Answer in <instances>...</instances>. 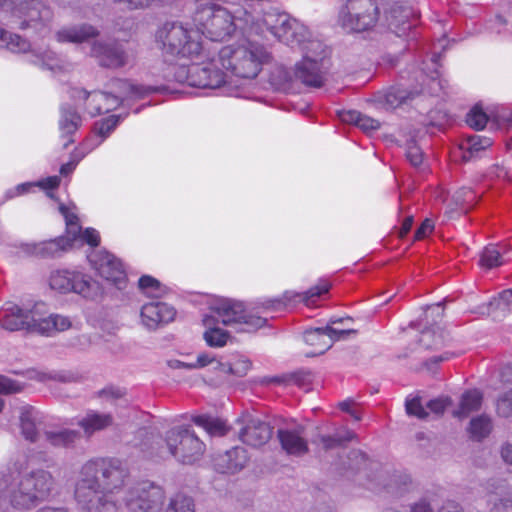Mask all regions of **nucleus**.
Wrapping results in <instances>:
<instances>
[{
    "mask_svg": "<svg viewBox=\"0 0 512 512\" xmlns=\"http://www.w3.org/2000/svg\"><path fill=\"white\" fill-rule=\"evenodd\" d=\"M194 23L167 21L155 32V43L161 50L168 68L162 78L200 88H216L225 81L223 72L216 70L218 50L210 42L231 39L239 30L243 35L264 36L269 32L284 41L290 40L285 29H302L289 21V15L276 9L267 11L239 10L235 15L219 2L230 0H194Z\"/></svg>",
    "mask_w": 512,
    "mask_h": 512,
    "instance_id": "nucleus-1",
    "label": "nucleus"
},
{
    "mask_svg": "<svg viewBox=\"0 0 512 512\" xmlns=\"http://www.w3.org/2000/svg\"><path fill=\"white\" fill-rule=\"evenodd\" d=\"M271 58V53L267 48L257 42L247 41L221 48L215 56L216 67H212V73L219 70L225 75V81L218 88L223 87L230 96L245 97L238 90V86L233 85L232 78L235 77L240 80L256 78L263 66L271 61Z\"/></svg>",
    "mask_w": 512,
    "mask_h": 512,
    "instance_id": "nucleus-2",
    "label": "nucleus"
},
{
    "mask_svg": "<svg viewBox=\"0 0 512 512\" xmlns=\"http://www.w3.org/2000/svg\"><path fill=\"white\" fill-rule=\"evenodd\" d=\"M290 22H295L302 29H285L290 35L289 41L275 37L278 41L289 46L291 49H298L302 54V60L295 64L293 73L284 71V76L279 83H290L298 80L306 86L319 88L325 81L328 70V51L326 46L319 40L312 38L307 27L298 20L289 16Z\"/></svg>",
    "mask_w": 512,
    "mask_h": 512,
    "instance_id": "nucleus-3",
    "label": "nucleus"
},
{
    "mask_svg": "<svg viewBox=\"0 0 512 512\" xmlns=\"http://www.w3.org/2000/svg\"><path fill=\"white\" fill-rule=\"evenodd\" d=\"M266 320L246 311L244 304L223 297H212L209 301V311L203 315L202 324L205 328L203 339L212 348L224 347L230 334L219 324L244 325L243 330L249 331L264 326Z\"/></svg>",
    "mask_w": 512,
    "mask_h": 512,
    "instance_id": "nucleus-4",
    "label": "nucleus"
},
{
    "mask_svg": "<svg viewBox=\"0 0 512 512\" xmlns=\"http://www.w3.org/2000/svg\"><path fill=\"white\" fill-rule=\"evenodd\" d=\"M59 211L65 219L67 235L52 240L26 244L27 253L41 257H56L77 242L86 243L91 247L99 245V232L94 228L82 230L74 204H60Z\"/></svg>",
    "mask_w": 512,
    "mask_h": 512,
    "instance_id": "nucleus-5",
    "label": "nucleus"
},
{
    "mask_svg": "<svg viewBox=\"0 0 512 512\" xmlns=\"http://www.w3.org/2000/svg\"><path fill=\"white\" fill-rule=\"evenodd\" d=\"M110 89L109 92L88 93L86 90L75 88L71 91V97L77 103L85 101L88 113L94 117L116 109L125 100L140 99L154 91L150 86H142L120 79L114 80Z\"/></svg>",
    "mask_w": 512,
    "mask_h": 512,
    "instance_id": "nucleus-6",
    "label": "nucleus"
},
{
    "mask_svg": "<svg viewBox=\"0 0 512 512\" xmlns=\"http://www.w3.org/2000/svg\"><path fill=\"white\" fill-rule=\"evenodd\" d=\"M48 283L50 288L58 293H75L89 300H95L103 293V289L98 281L76 268L52 271Z\"/></svg>",
    "mask_w": 512,
    "mask_h": 512,
    "instance_id": "nucleus-7",
    "label": "nucleus"
},
{
    "mask_svg": "<svg viewBox=\"0 0 512 512\" xmlns=\"http://www.w3.org/2000/svg\"><path fill=\"white\" fill-rule=\"evenodd\" d=\"M380 18L377 0H346L338 12V23L350 32L373 29Z\"/></svg>",
    "mask_w": 512,
    "mask_h": 512,
    "instance_id": "nucleus-8",
    "label": "nucleus"
},
{
    "mask_svg": "<svg viewBox=\"0 0 512 512\" xmlns=\"http://www.w3.org/2000/svg\"><path fill=\"white\" fill-rule=\"evenodd\" d=\"M0 48H5L13 53H25L28 60L42 68L56 72L63 68L61 59L53 52L43 49L36 43L31 44L18 34L5 31L0 28Z\"/></svg>",
    "mask_w": 512,
    "mask_h": 512,
    "instance_id": "nucleus-9",
    "label": "nucleus"
},
{
    "mask_svg": "<svg viewBox=\"0 0 512 512\" xmlns=\"http://www.w3.org/2000/svg\"><path fill=\"white\" fill-rule=\"evenodd\" d=\"M53 485L52 477L45 471L21 476L13 481L9 493L16 507H26L35 498L47 494Z\"/></svg>",
    "mask_w": 512,
    "mask_h": 512,
    "instance_id": "nucleus-10",
    "label": "nucleus"
},
{
    "mask_svg": "<svg viewBox=\"0 0 512 512\" xmlns=\"http://www.w3.org/2000/svg\"><path fill=\"white\" fill-rule=\"evenodd\" d=\"M92 268L105 281L123 289L127 283V275L123 263L113 254L105 250H93L87 255Z\"/></svg>",
    "mask_w": 512,
    "mask_h": 512,
    "instance_id": "nucleus-11",
    "label": "nucleus"
},
{
    "mask_svg": "<svg viewBox=\"0 0 512 512\" xmlns=\"http://www.w3.org/2000/svg\"><path fill=\"white\" fill-rule=\"evenodd\" d=\"M98 486L96 481L82 477L75 491L78 503L87 512H116V504L103 495Z\"/></svg>",
    "mask_w": 512,
    "mask_h": 512,
    "instance_id": "nucleus-12",
    "label": "nucleus"
},
{
    "mask_svg": "<svg viewBox=\"0 0 512 512\" xmlns=\"http://www.w3.org/2000/svg\"><path fill=\"white\" fill-rule=\"evenodd\" d=\"M331 284L321 279L317 284L305 292L285 291L280 298L268 299L262 303V307L266 310H278L286 305L303 302L307 306L316 303V299L323 294L328 293Z\"/></svg>",
    "mask_w": 512,
    "mask_h": 512,
    "instance_id": "nucleus-13",
    "label": "nucleus"
},
{
    "mask_svg": "<svg viewBox=\"0 0 512 512\" xmlns=\"http://www.w3.org/2000/svg\"><path fill=\"white\" fill-rule=\"evenodd\" d=\"M34 303L21 307L7 302L0 308V327L9 331L27 329L34 332Z\"/></svg>",
    "mask_w": 512,
    "mask_h": 512,
    "instance_id": "nucleus-14",
    "label": "nucleus"
},
{
    "mask_svg": "<svg viewBox=\"0 0 512 512\" xmlns=\"http://www.w3.org/2000/svg\"><path fill=\"white\" fill-rule=\"evenodd\" d=\"M34 332L45 336H53L56 333L73 328V320L66 315L49 313L48 306L44 302L34 303Z\"/></svg>",
    "mask_w": 512,
    "mask_h": 512,
    "instance_id": "nucleus-15",
    "label": "nucleus"
},
{
    "mask_svg": "<svg viewBox=\"0 0 512 512\" xmlns=\"http://www.w3.org/2000/svg\"><path fill=\"white\" fill-rule=\"evenodd\" d=\"M90 56L95 58L99 65L117 69L125 66L129 61V56L119 43H104L94 41L90 47Z\"/></svg>",
    "mask_w": 512,
    "mask_h": 512,
    "instance_id": "nucleus-16",
    "label": "nucleus"
},
{
    "mask_svg": "<svg viewBox=\"0 0 512 512\" xmlns=\"http://www.w3.org/2000/svg\"><path fill=\"white\" fill-rule=\"evenodd\" d=\"M93 465H87L83 470V477H88L92 481H96L99 486L98 489H116L123 485L126 472L125 470L115 462L103 461L100 465V471L94 472Z\"/></svg>",
    "mask_w": 512,
    "mask_h": 512,
    "instance_id": "nucleus-17",
    "label": "nucleus"
},
{
    "mask_svg": "<svg viewBox=\"0 0 512 512\" xmlns=\"http://www.w3.org/2000/svg\"><path fill=\"white\" fill-rule=\"evenodd\" d=\"M237 422L245 424L241 428L239 440L252 448H259L265 445L272 436L271 427L260 419L253 418L249 414L237 419Z\"/></svg>",
    "mask_w": 512,
    "mask_h": 512,
    "instance_id": "nucleus-18",
    "label": "nucleus"
},
{
    "mask_svg": "<svg viewBox=\"0 0 512 512\" xmlns=\"http://www.w3.org/2000/svg\"><path fill=\"white\" fill-rule=\"evenodd\" d=\"M355 333L352 329H337L331 325L305 331L304 341L314 347L313 355H319L328 350L334 341L344 339L347 335Z\"/></svg>",
    "mask_w": 512,
    "mask_h": 512,
    "instance_id": "nucleus-19",
    "label": "nucleus"
},
{
    "mask_svg": "<svg viewBox=\"0 0 512 512\" xmlns=\"http://www.w3.org/2000/svg\"><path fill=\"white\" fill-rule=\"evenodd\" d=\"M175 316L176 311L174 307L159 301L144 304L140 311L142 324L150 330L173 321Z\"/></svg>",
    "mask_w": 512,
    "mask_h": 512,
    "instance_id": "nucleus-20",
    "label": "nucleus"
},
{
    "mask_svg": "<svg viewBox=\"0 0 512 512\" xmlns=\"http://www.w3.org/2000/svg\"><path fill=\"white\" fill-rule=\"evenodd\" d=\"M15 4L13 14L22 19V28L36 26L39 20L48 19L50 11L38 0H12Z\"/></svg>",
    "mask_w": 512,
    "mask_h": 512,
    "instance_id": "nucleus-21",
    "label": "nucleus"
},
{
    "mask_svg": "<svg viewBox=\"0 0 512 512\" xmlns=\"http://www.w3.org/2000/svg\"><path fill=\"white\" fill-rule=\"evenodd\" d=\"M452 399L449 396H439L437 398L431 399L426 403V407H424L420 401V398L414 397L406 400V412L409 415L415 416L419 419H425L428 417L429 413L434 414L435 416H441L444 411L451 406Z\"/></svg>",
    "mask_w": 512,
    "mask_h": 512,
    "instance_id": "nucleus-22",
    "label": "nucleus"
},
{
    "mask_svg": "<svg viewBox=\"0 0 512 512\" xmlns=\"http://www.w3.org/2000/svg\"><path fill=\"white\" fill-rule=\"evenodd\" d=\"M20 429L23 437L31 443L38 441V426L42 423L43 414L36 408L24 405L19 408Z\"/></svg>",
    "mask_w": 512,
    "mask_h": 512,
    "instance_id": "nucleus-23",
    "label": "nucleus"
},
{
    "mask_svg": "<svg viewBox=\"0 0 512 512\" xmlns=\"http://www.w3.org/2000/svg\"><path fill=\"white\" fill-rule=\"evenodd\" d=\"M99 36V30L90 24H80L65 26L59 29L55 38L60 43H84L90 39L97 38Z\"/></svg>",
    "mask_w": 512,
    "mask_h": 512,
    "instance_id": "nucleus-24",
    "label": "nucleus"
},
{
    "mask_svg": "<svg viewBox=\"0 0 512 512\" xmlns=\"http://www.w3.org/2000/svg\"><path fill=\"white\" fill-rule=\"evenodd\" d=\"M167 448H200L205 443L187 426L173 427L166 432Z\"/></svg>",
    "mask_w": 512,
    "mask_h": 512,
    "instance_id": "nucleus-25",
    "label": "nucleus"
},
{
    "mask_svg": "<svg viewBox=\"0 0 512 512\" xmlns=\"http://www.w3.org/2000/svg\"><path fill=\"white\" fill-rule=\"evenodd\" d=\"M492 145V140L481 135H470L459 143V151L463 161H471L482 157Z\"/></svg>",
    "mask_w": 512,
    "mask_h": 512,
    "instance_id": "nucleus-26",
    "label": "nucleus"
},
{
    "mask_svg": "<svg viewBox=\"0 0 512 512\" xmlns=\"http://www.w3.org/2000/svg\"><path fill=\"white\" fill-rule=\"evenodd\" d=\"M281 448H307L303 427L297 424L281 427L277 431Z\"/></svg>",
    "mask_w": 512,
    "mask_h": 512,
    "instance_id": "nucleus-27",
    "label": "nucleus"
},
{
    "mask_svg": "<svg viewBox=\"0 0 512 512\" xmlns=\"http://www.w3.org/2000/svg\"><path fill=\"white\" fill-rule=\"evenodd\" d=\"M483 395L477 389L465 391L460 399L458 408L452 411V415L459 419L468 417L472 412L480 409Z\"/></svg>",
    "mask_w": 512,
    "mask_h": 512,
    "instance_id": "nucleus-28",
    "label": "nucleus"
},
{
    "mask_svg": "<svg viewBox=\"0 0 512 512\" xmlns=\"http://www.w3.org/2000/svg\"><path fill=\"white\" fill-rule=\"evenodd\" d=\"M246 460L245 450H221L216 467L223 472H235L244 466Z\"/></svg>",
    "mask_w": 512,
    "mask_h": 512,
    "instance_id": "nucleus-29",
    "label": "nucleus"
},
{
    "mask_svg": "<svg viewBox=\"0 0 512 512\" xmlns=\"http://www.w3.org/2000/svg\"><path fill=\"white\" fill-rule=\"evenodd\" d=\"M413 97V93L408 92L401 87H391L385 91H381L376 96V101L386 109H395L406 103L408 99Z\"/></svg>",
    "mask_w": 512,
    "mask_h": 512,
    "instance_id": "nucleus-30",
    "label": "nucleus"
},
{
    "mask_svg": "<svg viewBox=\"0 0 512 512\" xmlns=\"http://www.w3.org/2000/svg\"><path fill=\"white\" fill-rule=\"evenodd\" d=\"M192 421L203 428L210 437H223L229 431L226 421L218 417L203 414L192 417Z\"/></svg>",
    "mask_w": 512,
    "mask_h": 512,
    "instance_id": "nucleus-31",
    "label": "nucleus"
},
{
    "mask_svg": "<svg viewBox=\"0 0 512 512\" xmlns=\"http://www.w3.org/2000/svg\"><path fill=\"white\" fill-rule=\"evenodd\" d=\"M342 122L354 124L364 132L370 133L380 128V122L372 117L363 115L355 110H343L339 112Z\"/></svg>",
    "mask_w": 512,
    "mask_h": 512,
    "instance_id": "nucleus-32",
    "label": "nucleus"
},
{
    "mask_svg": "<svg viewBox=\"0 0 512 512\" xmlns=\"http://www.w3.org/2000/svg\"><path fill=\"white\" fill-rule=\"evenodd\" d=\"M82 124L81 116L75 108L63 105L60 110L59 130L62 136H70L75 133Z\"/></svg>",
    "mask_w": 512,
    "mask_h": 512,
    "instance_id": "nucleus-33",
    "label": "nucleus"
},
{
    "mask_svg": "<svg viewBox=\"0 0 512 512\" xmlns=\"http://www.w3.org/2000/svg\"><path fill=\"white\" fill-rule=\"evenodd\" d=\"M411 14V11L407 8L396 7L393 8L386 16V22L389 28L398 35L402 36L410 29L411 25L407 23V20Z\"/></svg>",
    "mask_w": 512,
    "mask_h": 512,
    "instance_id": "nucleus-34",
    "label": "nucleus"
},
{
    "mask_svg": "<svg viewBox=\"0 0 512 512\" xmlns=\"http://www.w3.org/2000/svg\"><path fill=\"white\" fill-rule=\"evenodd\" d=\"M112 424L110 414L89 411L84 418L79 421V425L85 433L91 434L97 430L104 429Z\"/></svg>",
    "mask_w": 512,
    "mask_h": 512,
    "instance_id": "nucleus-35",
    "label": "nucleus"
},
{
    "mask_svg": "<svg viewBox=\"0 0 512 512\" xmlns=\"http://www.w3.org/2000/svg\"><path fill=\"white\" fill-rule=\"evenodd\" d=\"M165 495L160 488H152L139 500L138 507L142 512H160Z\"/></svg>",
    "mask_w": 512,
    "mask_h": 512,
    "instance_id": "nucleus-36",
    "label": "nucleus"
},
{
    "mask_svg": "<svg viewBox=\"0 0 512 512\" xmlns=\"http://www.w3.org/2000/svg\"><path fill=\"white\" fill-rule=\"evenodd\" d=\"M45 438L49 445L68 446L75 444L80 438V434L75 430L62 429L58 431H46Z\"/></svg>",
    "mask_w": 512,
    "mask_h": 512,
    "instance_id": "nucleus-37",
    "label": "nucleus"
},
{
    "mask_svg": "<svg viewBox=\"0 0 512 512\" xmlns=\"http://www.w3.org/2000/svg\"><path fill=\"white\" fill-rule=\"evenodd\" d=\"M492 428V419L488 415H480L471 419L468 431L471 438L482 440L490 434Z\"/></svg>",
    "mask_w": 512,
    "mask_h": 512,
    "instance_id": "nucleus-38",
    "label": "nucleus"
},
{
    "mask_svg": "<svg viewBox=\"0 0 512 512\" xmlns=\"http://www.w3.org/2000/svg\"><path fill=\"white\" fill-rule=\"evenodd\" d=\"M502 264V247L493 244L486 246L480 256L481 267L486 269H492Z\"/></svg>",
    "mask_w": 512,
    "mask_h": 512,
    "instance_id": "nucleus-39",
    "label": "nucleus"
},
{
    "mask_svg": "<svg viewBox=\"0 0 512 512\" xmlns=\"http://www.w3.org/2000/svg\"><path fill=\"white\" fill-rule=\"evenodd\" d=\"M139 289L148 297L158 298L166 293V287L156 278L143 275L138 281Z\"/></svg>",
    "mask_w": 512,
    "mask_h": 512,
    "instance_id": "nucleus-40",
    "label": "nucleus"
},
{
    "mask_svg": "<svg viewBox=\"0 0 512 512\" xmlns=\"http://www.w3.org/2000/svg\"><path fill=\"white\" fill-rule=\"evenodd\" d=\"M324 442L328 447L358 443L355 433L345 427L335 430L332 435L324 438Z\"/></svg>",
    "mask_w": 512,
    "mask_h": 512,
    "instance_id": "nucleus-41",
    "label": "nucleus"
},
{
    "mask_svg": "<svg viewBox=\"0 0 512 512\" xmlns=\"http://www.w3.org/2000/svg\"><path fill=\"white\" fill-rule=\"evenodd\" d=\"M119 123V117L116 115H110L107 118L101 119L95 123V133L101 138L97 143L91 147L96 148L100 145L105 138H107L111 132L116 128Z\"/></svg>",
    "mask_w": 512,
    "mask_h": 512,
    "instance_id": "nucleus-42",
    "label": "nucleus"
},
{
    "mask_svg": "<svg viewBox=\"0 0 512 512\" xmlns=\"http://www.w3.org/2000/svg\"><path fill=\"white\" fill-rule=\"evenodd\" d=\"M212 365L214 369L220 370L222 372V368H228L232 370L229 365L220 362L217 360L211 353L203 352L197 355L195 362H190L187 364L188 369H201L207 366Z\"/></svg>",
    "mask_w": 512,
    "mask_h": 512,
    "instance_id": "nucleus-43",
    "label": "nucleus"
},
{
    "mask_svg": "<svg viewBox=\"0 0 512 512\" xmlns=\"http://www.w3.org/2000/svg\"><path fill=\"white\" fill-rule=\"evenodd\" d=\"M93 149L94 147H88V143H85L80 148L76 149L72 154L70 161L60 167V174L62 176H68L71 174L78 163Z\"/></svg>",
    "mask_w": 512,
    "mask_h": 512,
    "instance_id": "nucleus-44",
    "label": "nucleus"
},
{
    "mask_svg": "<svg viewBox=\"0 0 512 512\" xmlns=\"http://www.w3.org/2000/svg\"><path fill=\"white\" fill-rule=\"evenodd\" d=\"M487 121L488 116L479 105H475L471 108L466 116V123L476 130L483 129L486 126Z\"/></svg>",
    "mask_w": 512,
    "mask_h": 512,
    "instance_id": "nucleus-45",
    "label": "nucleus"
},
{
    "mask_svg": "<svg viewBox=\"0 0 512 512\" xmlns=\"http://www.w3.org/2000/svg\"><path fill=\"white\" fill-rule=\"evenodd\" d=\"M444 344V336L441 331L426 330L423 331L420 337V345L427 349L439 348Z\"/></svg>",
    "mask_w": 512,
    "mask_h": 512,
    "instance_id": "nucleus-46",
    "label": "nucleus"
},
{
    "mask_svg": "<svg viewBox=\"0 0 512 512\" xmlns=\"http://www.w3.org/2000/svg\"><path fill=\"white\" fill-rule=\"evenodd\" d=\"M165 512H194V505L190 498L178 495L170 500Z\"/></svg>",
    "mask_w": 512,
    "mask_h": 512,
    "instance_id": "nucleus-47",
    "label": "nucleus"
},
{
    "mask_svg": "<svg viewBox=\"0 0 512 512\" xmlns=\"http://www.w3.org/2000/svg\"><path fill=\"white\" fill-rule=\"evenodd\" d=\"M497 414L501 417H512V389L503 393L496 403Z\"/></svg>",
    "mask_w": 512,
    "mask_h": 512,
    "instance_id": "nucleus-48",
    "label": "nucleus"
},
{
    "mask_svg": "<svg viewBox=\"0 0 512 512\" xmlns=\"http://www.w3.org/2000/svg\"><path fill=\"white\" fill-rule=\"evenodd\" d=\"M61 179L59 176H49L38 181H35L36 188L45 191L49 198H54L53 190L57 189L60 185Z\"/></svg>",
    "mask_w": 512,
    "mask_h": 512,
    "instance_id": "nucleus-49",
    "label": "nucleus"
},
{
    "mask_svg": "<svg viewBox=\"0 0 512 512\" xmlns=\"http://www.w3.org/2000/svg\"><path fill=\"white\" fill-rule=\"evenodd\" d=\"M406 157L413 166H419L423 161V152L414 140L407 143Z\"/></svg>",
    "mask_w": 512,
    "mask_h": 512,
    "instance_id": "nucleus-50",
    "label": "nucleus"
},
{
    "mask_svg": "<svg viewBox=\"0 0 512 512\" xmlns=\"http://www.w3.org/2000/svg\"><path fill=\"white\" fill-rule=\"evenodd\" d=\"M452 200L456 206L470 205L475 201V194L468 188H462L453 194Z\"/></svg>",
    "mask_w": 512,
    "mask_h": 512,
    "instance_id": "nucleus-51",
    "label": "nucleus"
},
{
    "mask_svg": "<svg viewBox=\"0 0 512 512\" xmlns=\"http://www.w3.org/2000/svg\"><path fill=\"white\" fill-rule=\"evenodd\" d=\"M225 364L229 365L232 368V370H229L228 368H222V372L228 373V374H235L238 376H243L250 369V362L244 358L237 360L234 364H230V363H225Z\"/></svg>",
    "mask_w": 512,
    "mask_h": 512,
    "instance_id": "nucleus-52",
    "label": "nucleus"
},
{
    "mask_svg": "<svg viewBox=\"0 0 512 512\" xmlns=\"http://www.w3.org/2000/svg\"><path fill=\"white\" fill-rule=\"evenodd\" d=\"M490 306H496L502 311H512V290L503 291L497 300L490 303Z\"/></svg>",
    "mask_w": 512,
    "mask_h": 512,
    "instance_id": "nucleus-53",
    "label": "nucleus"
},
{
    "mask_svg": "<svg viewBox=\"0 0 512 512\" xmlns=\"http://www.w3.org/2000/svg\"><path fill=\"white\" fill-rule=\"evenodd\" d=\"M21 389L20 385L15 381L0 375V394L14 393Z\"/></svg>",
    "mask_w": 512,
    "mask_h": 512,
    "instance_id": "nucleus-54",
    "label": "nucleus"
},
{
    "mask_svg": "<svg viewBox=\"0 0 512 512\" xmlns=\"http://www.w3.org/2000/svg\"><path fill=\"white\" fill-rule=\"evenodd\" d=\"M353 405H354V401L352 399H346L338 404L339 408L342 411L349 413L350 416L355 421H360L361 415L356 409H354Z\"/></svg>",
    "mask_w": 512,
    "mask_h": 512,
    "instance_id": "nucleus-55",
    "label": "nucleus"
},
{
    "mask_svg": "<svg viewBox=\"0 0 512 512\" xmlns=\"http://www.w3.org/2000/svg\"><path fill=\"white\" fill-rule=\"evenodd\" d=\"M507 20L502 16H497L492 23V29H494L497 33H506L512 34V27H508Z\"/></svg>",
    "mask_w": 512,
    "mask_h": 512,
    "instance_id": "nucleus-56",
    "label": "nucleus"
},
{
    "mask_svg": "<svg viewBox=\"0 0 512 512\" xmlns=\"http://www.w3.org/2000/svg\"><path fill=\"white\" fill-rule=\"evenodd\" d=\"M434 223L430 219H425L415 233V238L420 240L432 233Z\"/></svg>",
    "mask_w": 512,
    "mask_h": 512,
    "instance_id": "nucleus-57",
    "label": "nucleus"
},
{
    "mask_svg": "<svg viewBox=\"0 0 512 512\" xmlns=\"http://www.w3.org/2000/svg\"><path fill=\"white\" fill-rule=\"evenodd\" d=\"M493 174L496 178L503 181H511L512 180V169L510 167H506L504 165H497L494 168Z\"/></svg>",
    "mask_w": 512,
    "mask_h": 512,
    "instance_id": "nucleus-58",
    "label": "nucleus"
},
{
    "mask_svg": "<svg viewBox=\"0 0 512 512\" xmlns=\"http://www.w3.org/2000/svg\"><path fill=\"white\" fill-rule=\"evenodd\" d=\"M18 196H22L25 194H29L34 192V189L36 188L35 181L33 182H24L20 183L15 186Z\"/></svg>",
    "mask_w": 512,
    "mask_h": 512,
    "instance_id": "nucleus-59",
    "label": "nucleus"
},
{
    "mask_svg": "<svg viewBox=\"0 0 512 512\" xmlns=\"http://www.w3.org/2000/svg\"><path fill=\"white\" fill-rule=\"evenodd\" d=\"M101 396L104 398L116 399L123 396V391L119 388L108 387L101 391Z\"/></svg>",
    "mask_w": 512,
    "mask_h": 512,
    "instance_id": "nucleus-60",
    "label": "nucleus"
},
{
    "mask_svg": "<svg viewBox=\"0 0 512 512\" xmlns=\"http://www.w3.org/2000/svg\"><path fill=\"white\" fill-rule=\"evenodd\" d=\"M16 197H19V196L17 194L15 186L7 189L3 195L4 201H8V200L14 199Z\"/></svg>",
    "mask_w": 512,
    "mask_h": 512,
    "instance_id": "nucleus-61",
    "label": "nucleus"
},
{
    "mask_svg": "<svg viewBox=\"0 0 512 512\" xmlns=\"http://www.w3.org/2000/svg\"><path fill=\"white\" fill-rule=\"evenodd\" d=\"M186 362L180 361V360H171L169 361V366L173 369H188Z\"/></svg>",
    "mask_w": 512,
    "mask_h": 512,
    "instance_id": "nucleus-62",
    "label": "nucleus"
},
{
    "mask_svg": "<svg viewBox=\"0 0 512 512\" xmlns=\"http://www.w3.org/2000/svg\"><path fill=\"white\" fill-rule=\"evenodd\" d=\"M452 356V354L446 352L444 354H441L439 356H433L430 361L433 362V363H437V362H441V361H445V360H448L450 357Z\"/></svg>",
    "mask_w": 512,
    "mask_h": 512,
    "instance_id": "nucleus-63",
    "label": "nucleus"
},
{
    "mask_svg": "<svg viewBox=\"0 0 512 512\" xmlns=\"http://www.w3.org/2000/svg\"><path fill=\"white\" fill-rule=\"evenodd\" d=\"M501 456L506 463L512 465V450H502Z\"/></svg>",
    "mask_w": 512,
    "mask_h": 512,
    "instance_id": "nucleus-64",
    "label": "nucleus"
}]
</instances>
